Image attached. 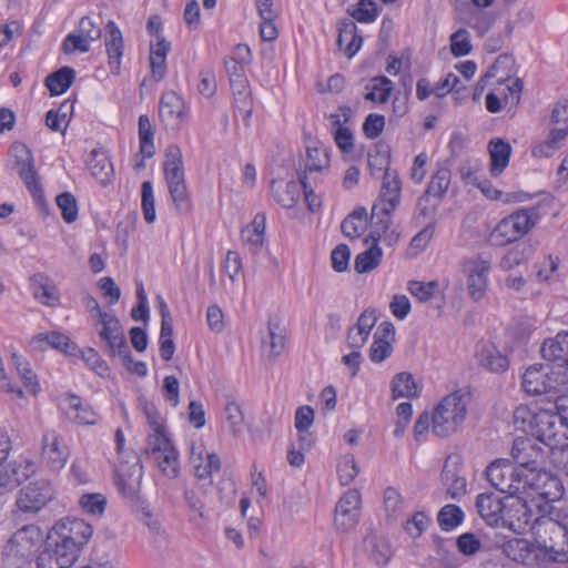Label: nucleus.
<instances>
[{
	"instance_id": "nucleus-1",
	"label": "nucleus",
	"mask_w": 568,
	"mask_h": 568,
	"mask_svg": "<svg viewBox=\"0 0 568 568\" xmlns=\"http://www.w3.org/2000/svg\"><path fill=\"white\" fill-rule=\"evenodd\" d=\"M514 425L544 444L551 456L568 442V394L556 398L554 409L518 406L514 410Z\"/></svg>"
},
{
	"instance_id": "nucleus-2",
	"label": "nucleus",
	"mask_w": 568,
	"mask_h": 568,
	"mask_svg": "<svg viewBox=\"0 0 568 568\" xmlns=\"http://www.w3.org/2000/svg\"><path fill=\"white\" fill-rule=\"evenodd\" d=\"M142 410L149 427L146 455L163 476L170 479L176 478L180 474L179 453L172 442L166 418L154 404L149 402L143 403Z\"/></svg>"
},
{
	"instance_id": "nucleus-3",
	"label": "nucleus",
	"mask_w": 568,
	"mask_h": 568,
	"mask_svg": "<svg viewBox=\"0 0 568 568\" xmlns=\"http://www.w3.org/2000/svg\"><path fill=\"white\" fill-rule=\"evenodd\" d=\"M554 517L550 508L547 516L537 518L532 525V535L537 540L544 564H567L568 532Z\"/></svg>"
},
{
	"instance_id": "nucleus-4",
	"label": "nucleus",
	"mask_w": 568,
	"mask_h": 568,
	"mask_svg": "<svg viewBox=\"0 0 568 568\" xmlns=\"http://www.w3.org/2000/svg\"><path fill=\"white\" fill-rule=\"evenodd\" d=\"M164 158V178L173 206L179 214H186L191 210V200L185 183L183 155L180 146L169 145Z\"/></svg>"
},
{
	"instance_id": "nucleus-5",
	"label": "nucleus",
	"mask_w": 568,
	"mask_h": 568,
	"mask_svg": "<svg viewBox=\"0 0 568 568\" xmlns=\"http://www.w3.org/2000/svg\"><path fill=\"white\" fill-rule=\"evenodd\" d=\"M541 219L538 206L521 207L501 219L489 234L496 246L510 244L529 233Z\"/></svg>"
},
{
	"instance_id": "nucleus-6",
	"label": "nucleus",
	"mask_w": 568,
	"mask_h": 568,
	"mask_svg": "<svg viewBox=\"0 0 568 568\" xmlns=\"http://www.w3.org/2000/svg\"><path fill=\"white\" fill-rule=\"evenodd\" d=\"M43 540L41 529L27 525L17 530L3 549L1 565L3 568H24L31 562L39 545Z\"/></svg>"
},
{
	"instance_id": "nucleus-7",
	"label": "nucleus",
	"mask_w": 568,
	"mask_h": 568,
	"mask_svg": "<svg viewBox=\"0 0 568 568\" xmlns=\"http://www.w3.org/2000/svg\"><path fill=\"white\" fill-rule=\"evenodd\" d=\"M519 495L540 507V501L559 500L564 494L560 479L550 471L538 468H525Z\"/></svg>"
},
{
	"instance_id": "nucleus-8",
	"label": "nucleus",
	"mask_w": 568,
	"mask_h": 568,
	"mask_svg": "<svg viewBox=\"0 0 568 568\" xmlns=\"http://www.w3.org/2000/svg\"><path fill=\"white\" fill-rule=\"evenodd\" d=\"M469 397L460 390L445 396L436 406L432 417V430L438 437L455 433L467 415Z\"/></svg>"
},
{
	"instance_id": "nucleus-9",
	"label": "nucleus",
	"mask_w": 568,
	"mask_h": 568,
	"mask_svg": "<svg viewBox=\"0 0 568 568\" xmlns=\"http://www.w3.org/2000/svg\"><path fill=\"white\" fill-rule=\"evenodd\" d=\"M114 442L115 450L122 458L115 468L116 484L123 496L133 498L139 491L142 481L143 467L139 457L133 452L125 454V436L121 428L115 430Z\"/></svg>"
},
{
	"instance_id": "nucleus-10",
	"label": "nucleus",
	"mask_w": 568,
	"mask_h": 568,
	"mask_svg": "<svg viewBox=\"0 0 568 568\" xmlns=\"http://www.w3.org/2000/svg\"><path fill=\"white\" fill-rule=\"evenodd\" d=\"M523 387L531 395L550 392L568 394V369H555L549 364L530 366L523 375Z\"/></svg>"
},
{
	"instance_id": "nucleus-11",
	"label": "nucleus",
	"mask_w": 568,
	"mask_h": 568,
	"mask_svg": "<svg viewBox=\"0 0 568 568\" xmlns=\"http://www.w3.org/2000/svg\"><path fill=\"white\" fill-rule=\"evenodd\" d=\"M490 270V258L481 255H474L463 261L462 272L466 277L467 293L473 301L478 302L485 296Z\"/></svg>"
},
{
	"instance_id": "nucleus-12",
	"label": "nucleus",
	"mask_w": 568,
	"mask_h": 568,
	"mask_svg": "<svg viewBox=\"0 0 568 568\" xmlns=\"http://www.w3.org/2000/svg\"><path fill=\"white\" fill-rule=\"evenodd\" d=\"M525 467H514L505 458L496 459L486 468L487 480L501 493L518 495Z\"/></svg>"
},
{
	"instance_id": "nucleus-13",
	"label": "nucleus",
	"mask_w": 568,
	"mask_h": 568,
	"mask_svg": "<svg viewBox=\"0 0 568 568\" xmlns=\"http://www.w3.org/2000/svg\"><path fill=\"white\" fill-rule=\"evenodd\" d=\"M40 456L42 464L52 471L64 468L70 457V447L64 437L54 428H47L41 436Z\"/></svg>"
},
{
	"instance_id": "nucleus-14",
	"label": "nucleus",
	"mask_w": 568,
	"mask_h": 568,
	"mask_svg": "<svg viewBox=\"0 0 568 568\" xmlns=\"http://www.w3.org/2000/svg\"><path fill=\"white\" fill-rule=\"evenodd\" d=\"M49 534L79 555L80 547L92 536V527L83 519L65 518L55 523Z\"/></svg>"
},
{
	"instance_id": "nucleus-15",
	"label": "nucleus",
	"mask_w": 568,
	"mask_h": 568,
	"mask_svg": "<svg viewBox=\"0 0 568 568\" xmlns=\"http://www.w3.org/2000/svg\"><path fill=\"white\" fill-rule=\"evenodd\" d=\"M528 503L530 501L519 494L506 496L500 526L515 534L525 532L532 523Z\"/></svg>"
},
{
	"instance_id": "nucleus-16",
	"label": "nucleus",
	"mask_w": 568,
	"mask_h": 568,
	"mask_svg": "<svg viewBox=\"0 0 568 568\" xmlns=\"http://www.w3.org/2000/svg\"><path fill=\"white\" fill-rule=\"evenodd\" d=\"M503 554L516 565L536 568L544 564L536 538H510L498 545Z\"/></svg>"
},
{
	"instance_id": "nucleus-17",
	"label": "nucleus",
	"mask_w": 568,
	"mask_h": 568,
	"mask_svg": "<svg viewBox=\"0 0 568 568\" xmlns=\"http://www.w3.org/2000/svg\"><path fill=\"white\" fill-rule=\"evenodd\" d=\"M92 325L100 338L105 342L111 355L128 357V344L123 328L114 314H103L102 317L92 322Z\"/></svg>"
},
{
	"instance_id": "nucleus-18",
	"label": "nucleus",
	"mask_w": 568,
	"mask_h": 568,
	"mask_svg": "<svg viewBox=\"0 0 568 568\" xmlns=\"http://www.w3.org/2000/svg\"><path fill=\"white\" fill-rule=\"evenodd\" d=\"M13 169L17 171L28 190L34 195H41V187L34 168V159L31 150L23 143H14L11 146Z\"/></svg>"
},
{
	"instance_id": "nucleus-19",
	"label": "nucleus",
	"mask_w": 568,
	"mask_h": 568,
	"mask_svg": "<svg viewBox=\"0 0 568 568\" xmlns=\"http://www.w3.org/2000/svg\"><path fill=\"white\" fill-rule=\"evenodd\" d=\"M54 496V488L47 479L29 484L18 496L17 505L26 513H36L44 507Z\"/></svg>"
},
{
	"instance_id": "nucleus-20",
	"label": "nucleus",
	"mask_w": 568,
	"mask_h": 568,
	"mask_svg": "<svg viewBox=\"0 0 568 568\" xmlns=\"http://www.w3.org/2000/svg\"><path fill=\"white\" fill-rule=\"evenodd\" d=\"M37 470V464L21 457L0 467V496L13 491L21 483L29 479Z\"/></svg>"
},
{
	"instance_id": "nucleus-21",
	"label": "nucleus",
	"mask_w": 568,
	"mask_h": 568,
	"mask_svg": "<svg viewBox=\"0 0 568 568\" xmlns=\"http://www.w3.org/2000/svg\"><path fill=\"white\" fill-rule=\"evenodd\" d=\"M77 558L78 554L48 532L44 548L37 558V565L38 568H70Z\"/></svg>"
},
{
	"instance_id": "nucleus-22",
	"label": "nucleus",
	"mask_w": 568,
	"mask_h": 568,
	"mask_svg": "<svg viewBox=\"0 0 568 568\" xmlns=\"http://www.w3.org/2000/svg\"><path fill=\"white\" fill-rule=\"evenodd\" d=\"M63 414L73 423L82 426L98 424L100 416L92 406L74 394H63L59 398Z\"/></svg>"
},
{
	"instance_id": "nucleus-23",
	"label": "nucleus",
	"mask_w": 568,
	"mask_h": 568,
	"mask_svg": "<svg viewBox=\"0 0 568 568\" xmlns=\"http://www.w3.org/2000/svg\"><path fill=\"white\" fill-rule=\"evenodd\" d=\"M361 494L357 489H348L338 500L335 507L334 523L339 530L346 531L353 528L359 516Z\"/></svg>"
},
{
	"instance_id": "nucleus-24",
	"label": "nucleus",
	"mask_w": 568,
	"mask_h": 568,
	"mask_svg": "<svg viewBox=\"0 0 568 568\" xmlns=\"http://www.w3.org/2000/svg\"><path fill=\"white\" fill-rule=\"evenodd\" d=\"M400 180L396 172H384L378 202L373 206V212L379 211L389 215L400 202Z\"/></svg>"
},
{
	"instance_id": "nucleus-25",
	"label": "nucleus",
	"mask_w": 568,
	"mask_h": 568,
	"mask_svg": "<svg viewBox=\"0 0 568 568\" xmlns=\"http://www.w3.org/2000/svg\"><path fill=\"white\" fill-rule=\"evenodd\" d=\"M190 463L194 469V475L200 479L209 478L221 468L220 457L216 454L207 453L201 442L191 444Z\"/></svg>"
},
{
	"instance_id": "nucleus-26",
	"label": "nucleus",
	"mask_w": 568,
	"mask_h": 568,
	"mask_svg": "<svg viewBox=\"0 0 568 568\" xmlns=\"http://www.w3.org/2000/svg\"><path fill=\"white\" fill-rule=\"evenodd\" d=\"M104 44L108 54V64L110 72L118 75L121 70V59L124 51L123 34L114 21L110 20L105 24Z\"/></svg>"
},
{
	"instance_id": "nucleus-27",
	"label": "nucleus",
	"mask_w": 568,
	"mask_h": 568,
	"mask_svg": "<svg viewBox=\"0 0 568 568\" xmlns=\"http://www.w3.org/2000/svg\"><path fill=\"white\" fill-rule=\"evenodd\" d=\"M395 342V327L390 322H382L374 334L369 348V358L374 363H382L393 353Z\"/></svg>"
},
{
	"instance_id": "nucleus-28",
	"label": "nucleus",
	"mask_w": 568,
	"mask_h": 568,
	"mask_svg": "<svg viewBox=\"0 0 568 568\" xmlns=\"http://www.w3.org/2000/svg\"><path fill=\"white\" fill-rule=\"evenodd\" d=\"M548 454L531 438L527 437L516 438L511 448V456L518 464L517 467L535 468L534 465L542 460Z\"/></svg>"
},
{
	"instance_id": "nucleus-29",
	"label": "nucleus",
	"mask_w": 568,
	"mask_h": 568,
	"mask_svg": "<svg viewBox=\"0 0 568 568\" xmlns=\"http://www.w3.org/2000/svg\"><path fill=\"white\" fill-rule=\"evenodd\" d=\"M541 355L546 361L555 363V369H568V332H559L554 338L546 339Z\"/></svg>"
},
{
	"instance_id": "nucleus-30",
	"label": "nucleus",
	"mask_w": 568,
	"mask_h": 568,
	"mask_svg": "<svg viewBox=\"0 0 568 568\" xmlns=\"http://www.w3.org/2000/svg\"><path fill=\"white\" fill-rule=\"evenodd\" d=\"M186 115L183 99L174 91L164 92L160 100V118L166 126H178Z\"/></svg>"
},
{
	"instance_id": "nucleus-31",
	"label": "nucleus",
	"mask_w": 568,
	"mask_h": 568,
	"mask_svg": "<svg viewBox=\"0 0 568 568\" xmlns=\"http://www.w3.org/2000/svg\"><path fill=\"white\" fill-rule=\"evenodd\" d=\"M328 168V149L321 142H314L310 144L306 149L304 171L301 174H307L308 179H317V175L325 173Z\"/></svg>"
},
{
	"instance_id": "nucleus-32",
	"label": "nucleus",
	"mask_w": 568,
	"mask_h": 568,
	"mask_svg": "<svg viewBox=\"0 0 568 568\" xmlns=\"http://www.w3.org/2000/svg\"><path fill=\"white\" fill-rule=\"evenodd\" d=\"M377 322L374 308H366L358 317L356 324L348 329L347 344L354 349H359L366 343L373 327Z\"/></svg>"
},
{
	"instance_id": "nucleus-33",
	"label": "nucleus",
	"mask_w": 568,
	"mask_h": 568,
	"mask_svg": "<svg viewBox=\"0 0 568 568\" xmlns=\"http://www.w3.org/2000/svg\"><path fill=\"white\" fill-rule=\"evenodd\" d=\"M505 497L500 498L491 493L479 494L476 499L477 511L490 526H500Z\"/></svg>"
},
{
	"instance_id": "nucleus-34",
	"label": "nucleus",
	"mask_w": 568,
	"mask_h": 568,
	"mask_svg": "<svg viewBox=\"0 0 568 568\" xmlns=\"http://www.w3.org/2000/svg\"><path fill=\"white\" fill-rule=\"evenodd\" d=\"M285 329L276 322L270 321L267 334L262 339V355L268 361H274L285 351Z\"/></svg>"
},
{
	"instance_id": "nucleus-35",
	"label": "nucleus",
	"mask_w": 568,
	"mask_h": 568,
	"mask_svg": "<svg viewBox=\"0 0 568 568\" xmlns=\"http://www.w3.org/2000/svg\"><path fill=\"white\" fill-rule=\"evenodd\" d=\"M30 288L32 296L45 306H57L60 301V294L52 281L43 274H34L30 278Z\"/></svg>"
},
{
	"instance_id": "nucleus-36",
	"label": "nucleus",
	"mask_w": 568,
	"mask_h": 568,
	"mask_svg": "<svg viewBox=\"0 0 568 568\" xmlns=\"http://www.w3.org/2000/svg\"><path fill=\"white\" fill-rule=\"evenodd\" d=\"M30 346L34 351L42 352L51 347L67 354H72L75 349V345L70 342L68 336L55 331L34 335L30 341Z\"/></svg>"
},
{
	"instance_id": "nucleus-37",
	"label": "nucleus",
	"mask_w": 568,
	"mask_h": 568,
	"mask_svg": "<svg viewBox=\"0 0 568 568\" xmlns=\"http://www.w3.org/2000/svg\"><path fill=\"white\" fill-rule=\"evenodd\" d=\"M265 214L257 213L252 222L242 230V243L246 245L252 252L260 251L265 242Z\"/></svg>"
},
{
	"instance_id": "nucleus-38",
	"label": "nucleus",
	"mask_w": 568,
	"mask_h": 568,
	"mask_svg": "<svg viewBox=\"0 0 568 568\" xmlns=\"http://www.w3.org/2000/svg\"><path fill=\"white\" fill-rule=\"evenodd\" d=\"M171 50V43L166 39L150 43V67L155 81H161L166 74V57Z\"/></svg>"
},
{
	"instance_id": "nucleus-39",
	"label": "nucleus",
	"mask_w": 568,
	"mask_h": 568,
	"mask_svg": "<svg viewBox=\"0 0 568 568\" xmlns=\"http://www.w3.org/2000/svg\"><path fill=\"white\" fill-rule=\"evenodd\" d=\"M271 190L275 201L283 207L295 206L301 196L302 184L296 181H272Z\"/></svg>"
},
{
	"instance_id": "nucleus-40",
	"label": "nucleus",
	"mask_w": 568,
	"mask_h": 568,
	"mask_svg": "<svg viewBox=\"0 0 568 568\" xmlns=\"http://www.w3.org/2000/svg\"><path fill=\"white\" fill-rule=\"evenodd\" d=\"M488 151L490 156V174L493 176H498L509 163L511 146L507 141L503 139H496L490 140L488 144Z\"/></svg>"
},
{
	"instance_id": "nucleus-41",
	"label": "nucleus",
	"mask_w": 568,
	"mask_h": 568,
	"mask_svg": "<svg viewBox=\"0 0 568 568\" xmlns=\"http://www.w3.org/2000/svg\"><path fill=\"white\" fill-rule=\"evenodd\" d=\"M91 175L101 184L109 183L114 174L113 165L105 151L93 150L88 161Z\"/></svg>"
},
{
	"instance_id": "nucleus-42",
	"label": "nucleus",
	"mask_w": 568,
	"mask_h": 568,
	"mask_svg": "<svg viewBox=\"0 0 568 568\" xmlns=\"http://www.w3.org/2000/svg\"><path fill=\"white\" fill-rule=\"evenodd\" d=\"M479 363L491 372H505L508 368V359L501 355L495 345L484 343L478 345L476 352Z\"/></svg>"
},
{
	"instance_id": "nucleus-43",
	"label": "nucleus",
	"mask_w": 568,
	"mask_h": 568,
	"mask_svg": "<svg viewBox=\"0 0 568 568\" xmlns=\"http://www.w3.org/2000/svg\"><path fill=\"white\" fill-rule=\"evenodd\" d=\"M449 184L450 170L445 165H439L433 174L424 196L420 197L419 204L429 202L430 197H435L437 201L440 200L446 194Z\"/></svg>"
},
{
	"instance_id": "nucleus-44",
	"label": "nucleus",
	"mask_w": 568,
	"mask_h": 568,
	"mask_svg": "<svg viewBox=\"0 0 568 568\" xmlns=\"http://www.w3.org/2000/svg\"><path fill=\"white\" fill-rule=\"evenodd\" d=\"M513 67V59L508 55H500L496 59L489 71L479 80L476 85L475 94H480L489 79H496L500 84L509 79V72Z\"/></svg>"
},
{
	"instance_id": "nucleus-45",
	"label": "nucleus",
	"mask_w": 568,
	"mask_h": 568,
	"mask_svg": "<svg viewBox=\"0 0 568 568\" xmlns=\"http://www.w3.org/2000/svg\"><path fill=\"white\" fill-rule=\"evenodd\" d=\"M223 427L227 429L230 435L237 437L243 434L245 428L244 414L240 404L230 400L223 409Z\"/></svg>"
},
{
	"instance_id": "nucleus-46",
	"label": "nucleus",
	"mask_w": 568,
	"mask_h": 568,
	"mask_svg": "<svg viewBox=\"0 0 568 568\" xmlns=\"http://www.w3.org/2000/svg\"><path fill=\"white\" fill-rule=\"evenodd\" d=\"M356 30L353 21H346L339 27L337 43L348 58H352L362 45V37L356 34Z\"/></svg>"
},
{
	"instance_id": "nucleus-47",
	"label": "nucleus",
	"mask_w": 568,
	"mask_h": 568,
	"mask_svg": "<svg viewBox=\"0 0 568 568\" xmlns=\"http://www.w3.org/2000/svg\"><path fill=\"white\" fill-rule=\"evenodd\" d=\"M567 134L565 129H550L547 138L534 146L532 155L535 158L552 156L562 146Z\"/></svg>"
},
{
	"instance_id": "nucleus-48",
	"label": "nucleus",
	"mask_w": 568,
	"mask_h": 568,
	"mask_svg": "<svg viewBox=\"0 0 568 568\" xmlns=\"http://www.w3.org/2000/svg\"><path fill=\"white\" fill-rule=\"evenodd\" d=\"M456 463H453V457H448L444 464L442 478L448 485L447 491L452 498H458L466 490V480L456 474Z\"/></svg>"
},
{
	"instance_id": "nucleus-49",
	"label": "nucleus",
	"mask_w": 568,
	"mask_h": 568,
	"mask_svg": "<svg viewBox=\"0 0 568 568\" xmlns=\"http://www.w3.org/2000/svg\"><path fill=\"white\" fill-rule=\"evenodd\" d=\"M392 393L393 399L416 397L418 395V386L412 374L407 372L396 374L392 379Z\"/></svg>"
},
{
	"instance_id": "nucleus-50",
	"label": "nucleus",
	"mask_w": 568,
	"mask_h": 568,
	"mask_svg": "<svg viewBox=\"0 0 568 568\" xmlns=\"http://www.w3.org/2000/svg\"><path fill=\"white\" fill-rule=\"evenodd\" d=\"M366 89V100L385 103L393 91V82L388 78L379 75L373 78Z\"/></svg>"
},
{
	"instance_id": "nucleus-51",
	"label": "nucleus",
	"mask_w": 568,
	"mask_h": 568,
	"mask_svg": "<svg viewBox=\"0 0 568 568\" xmlns=\"http://www.w3.org/2000/svg\"><path fill=\"white\" fill-rule=\"evenodd\" d=\"M72 109V103L64 102L57 110H49L45 114L47 126L52 131L64 133L70 122Z\"/></svg>"
},
{
	"instance_id": "nucleus-52",
	"label": "nucleus",
	"mask_w": 568,
	"mask_h": 568,
	"mask_svg": "<svg viewBox=\"0 0 568 568\" xmlns=\"http://www.w3.org/2000/svg\"><path fill=\"white\" fill-rule=\"evenodd\" d=\"M154 131L148 115L139 116V142L140 151L144 158H152L155 154Z\"/></svg>"
},
{
	"instance_id": "nucleus-53",
	"label": "nucleus",
	"mask_w": 568,
	"mask_h": 568,
	"mask_svg": "<svg viewBox=\"0 0 568 568\" xmlns=\"http://www.w3.org/2000/svg\"><path fill=\"white\" fill-rule=\"evenodd\" d=\"M366 227L367 217L364 209L354 211L342 222L341 225L343 234L349 239L359 237Z\"/></svg>"
},
{
	"instance_id": "nucleus-54",
	"label": "nucleus",
	"mask_w": 568,
	"mask_h": 568,
	"mask_svg": "<svg viewBox=\"0 0 568 568\" xmlns=\"http://www.w3.org/2000/svg\"><path fill=\"white\" fill-rule=\"evenodd\" d=\"M531 247L526 244H518L511 247L500 260L499 266L503 271H510L530 258Z\"/></svg>"
},
{
	"instance_id": "nucleus-55",
	"label": "nucleus",
	"mask_w": 568,
	"mask_h": 568,
	"mask_svg": "<svg viewBox=\"0 0 568 568\" xmlns=\"http://www.w3.org/2000/svg\"><path fill=\"white\" fill-rule=\"evenodd\" d=\"M73 79V70L64 67L58 70L57 72L50 74L45 80V84L51 94L58 95L62 94L70 88Z\"/></svg>"
},
{
	"instance_id": "nucleus-56",
	"label": "nucleus",
	"mask_w": 568,
	"mask_h": 568,
	"mask_svg": "<svg viewBox=\"0 0 568 568\" xmlns=\"http://www.w3.org/2000/svg\"><path fill=\"white\" fill-rule=\"evenodd\" d=\"M12 359L24 387L32 395L38 394L40 390V384L36 373L31 369L30 364L17 354L12 355Z\"/></svg>"
},
{
	"instance_id": "nucleus-57",
	"label": "nucleus",
	"mask_w": 568,
	"mask_h": 568,
	"mask_svg": "<svg viewBox=\"0 0 568 568\" xmlns=\"http://www.w3.org/2000/svg\"><path fill=\"white\" fill-rule=\"evenodd\" d=\"M382 248L373 244L366 251L359 253L355 258V270L358 273H367L378 266L382 260Z\"/></svg>"
},
{
	"instance_id": "nucleus-58",
	"label": "nucleus",
	"mask_w": 568,
	"mask_h": 568,
	"mask_svg": "<svg viewBox=\"0 0 568 568\" xmlns=\"http://www.w3.org/2000/svg\"><path fill=\"white\" fill-rule=\"evenodd\" d=\"M230 84L234 93L235 101L243 109L250 112V91L248 81L244 72L231 73Z\"/></svg>"
},
{
	"instance_id": "nucleus-59",
	"label": "nucleus",
	"mask_w": 568,
	"mask_h": 568,
	"mask_svg": "<svg viewBox=\"0 0 568 568\" xmlns=\"http://www.w3.org/2000/svg\"><path fill=\"white\" fill-rule=\"evenodd\" d=\"M174 352L172 318H168L164 314V321H161L160 355L164 361H170Z\"/></svg>"
},
{
	"instance_id": "nucleus-60",
	"label": "nucleus",
	"mask_w": 568,
	"mask_h": 568,
	"mask_svg": "<svg viewBox=\"0 0 568 568\" xmlns=\"http://www.w3.org/2000/svg\"><path fill=\"white\" fill-rule=\"evenodd\" d=\"M437 520L440 528L448 531L463 523L464 513L456 505H446L439 510Z\"/></svg>"
},
{
	"instance_id": "nucleus-61",
	"label": "nucleus",
	"mask_w": 568,
	"mask_h": 568,
	"mask_svg": "<svg viewBox=\"0 0 568 568\" xmlns=\"http://www.w3.org/2000/svg\"><path fill=\"white\" fill-rule=\"evenodd\" d=\"M359 468L351 454L341 457L337 464L338 480L342 485L351 484L358 475Z\"/></svg>"
},
{
	"instance_id": "nucleus-62",
	"label": "nucleus",
	"mask_w": 568,
	"mask_h": 568,
	"mask_svg": "<svg viewBox=\"0 0 568 568\" xmlns=\"http://www.w3.org/2000/svg\"><path fill=\"white\" fill-rule=\"evenodd\" d=\"M378 14L379 10L373 0H359L356 8L351 11V16L362 23L374 22Z\"/></svg>"
},
{
	"instance_id": "nucleus-63",
	"label": "nucleus",
	"mask_w": 568,
	"mask_h": 568,
	"mask_svg": "<svg viewBox=\"0 0 568 568\" xmlns=\"http://www.w3.org/2000/svg\"><path fill=\"white\" fill-rule=\"evenodd\" d=\"M141 196H142V212L144 220L151 224L155 221V200L153 194V186L150 181H144L141 185Z\"/></svg>"
},
{
	"instance_id": "nucleus-64",
	"label": "nucleus",
	"mask_w": 568,
	"mask_h": 568,
	"mask_svg": "<svg viewBox=\"0 0 568 568\" xmlns=\"http://www.w3.org/2000/svg\"><path fill=\"white\" fill-rule=\"evenodd\" d=\"M560 260L558 256L548 255L539 264L537 271V277L541 282L552 283L559 280V267Z\"/></svg>"
}]
</instances>
